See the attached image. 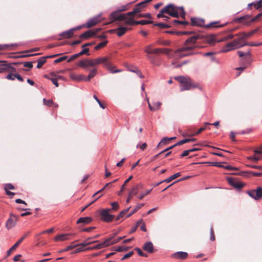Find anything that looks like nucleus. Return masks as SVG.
<instances>
[{
	"label": "nucleus",
	"instance_id": "obj_59",
	"mask_svg": "<svg viewBox=\"0 0 262 262\" xmlns=\"http://www.w3.org/2000/svg\"><path fill=\"white\" fill-rule=\"evenodd\" d=\"M90 238H87L83 243H80L78 244V246H81L82 247H85L91 244V243H89L88 240L90 239Z\"/></svg>",
	"mask_w": 262,
	"mask_h": 262
},
{
	"label": "nucleus",
	"instance_id": "obj_37",
	"mask_svg": "<svg viewBox=\"0 0 262 262\" xmlns=\"http://www.w3.org/2000/svg\"><path fill=\"white\" fill-rule=\"evenodd\" d=\"M250 5H253L256 9H258L262 7V0H259L256 2L250 3L248 4V6H250Z\"/></svg>",
	"mask_w": 262,
	"mask_h": 262
},
{
	"label": "nucleus",
	"instance_id": "obj_61",
	"mask_svg": "<svg viewBox=\"0 0 262 262\" xmlns=\"http://www.w3.org/2000/svg\"><path fill=\"white\" fill-rule=\"evenodd\" d=\"M169 141V138H167V137H164L163 138L161 141L160 142V143H159V144L158 145V146H159L161 144H165L166 142H167V141Z\"/></svg>",
	"mask_w": 262,
	"mask_h": 262
},
{
	"label": "nucleus",
	"instance_id": "obj_15",
	"mask_svg": "<svg viewBox=\"0 0 262 262\" xmlns=\"http://www.w3.org/2000/svg\"><path fill=\"white\" fill-rule=\"evenodd\" d=\"M108 60V58L107 57H103L95 58L94 59H93V61L94 62V64L95 66L96 65L100 64L101 63H104V65H105L106 62H107Z\"/></svg>",
	"mask_w": 262,
	"mask_h": 262
},
{
	"label": "nucleus",
	"instance_id": "obj_12",
	"mask_svg": "<svg viewBox=\"0 0 262 262\" xmlns=\"http://www.w3.org/2000/svg\"><path fill=\"white\" fill-rule=\"evenodd\" d=\"M140 187H141V185L137 184L132 188V190H130L128 194V197L126 201V203H128L129 202L130 199L132 195H136L137 194L138 190Z\"/></svg>",
	"mask_w": 262,
	"mask_h": 262
},
{
	"label": "nucleus",
	"instance_id": "obj_53",
	"mask_svg": "<svg viewBox=\"0 0 262 262\" xmlns=\"http://www.w3.org/2000/svg\"><path fill=\"white\" fill-rule=\"evenodd\" d=\"M4 189L5 190H9V189L13 190L14 189V187L12 184L9 183L5 185Z\"/></svg>",
	"mask_w": 262,
	"mask_h": 262
},
{
	"label": "nucleus",
	"instance_id": "obj_32",
	"mask_svg": "<svg viewBox=\"0 0 262 262\" xmlns=\"http://www.w3.org/2000/svg\"><path fill=\"white\" fill-rule=\"evenodd\" d=\"M250 17L251 16L248 15H245L243 17H241L237 18L236 20V21L238 22V23H242L244 24H248V23L246 22V20L249 19L250 18Z\"/></svg>",
	"mask_w": 262,
	"mask_h": 262
},
{
	"label": "nucleus",
	"instance_id": "obj_64",
	"mask_svg": "<svg viewBox=\"0 0 262 262\" xmlns=\"http://www.w3.org/2000/svg\"><path fill=\"white\" fill-rule=\"evenodd\" d=\"M24 66L25 67H27L29 68H31L33 67L32 63L31 62H25L24 63Z\"/></svg>",
	"mask_w": 262,
	"mask_h": 262
},
{
	"label": "nucleus",
	"instance_id": "obj_14",
	"mask_svg": "<svg viewBox=\"0 0 262 262\" xmlns=\"http://www.w3.org/2000/svg\"><path fill=\"white\" fill-rule=\"evenodd\" d=\"M205 41L210 46L213 45L217 41L215 40V36L213 34L207 35L204 38ZM217 42H219L217 41Z\"/></svg>",
	"mask_w": 262,
	"mask_h": 262
},
{
	"label": "nucleus",
	"instance_id": "obj_1",
	"mask_svg": "<svg viewBox=\"0 0 262 262\" xmlns=\"http://www.w3.org/2000/svg\"><path fill=\"white\" fill-rule=\"evenodd\" d=\"M199 37V35H194L188 38L185 41L184 46L175 51L173 57L176 58H181L194 54L195 53L191 52V51L196 47L194 43Z\"/></svg>",
	"mask_w": 262,
	"mask_h": 262
},
{
	"label": "nucleus",
	"instance_id": "obj_33",
	"mask_svg": "<svg viewBox=\"0 0 262 262\" xmlns=\"http://www.w3.org/2000/svg\"><path fill=\"white\" fill-rule=\"evenodd\" d=\"M196 140V139L195 138H192V139H183L178 142H177L175 145H181L182 144H183L186 143L190 142H194Z\"/></svg>",
	"mask_w": 262,
	"mask_h": 262
},
{
	"label": "nucleus",
	"instance_id": "obj_25",
	"mask_svg": "<svg viewBox=\"0 0 262 262\" xmlns=\"http://www.w3.org/2000/svg\"><path fill=\"white\" fill-rule=\"evenodd\" d=\"M97 71V70L96 68L91 70L89 72L88 76L87 77H85L84 76V81H90L92 78H93L96 75Z\"/></svg>",
	"mask_w": 262,
	"mask_h": 262
},
{
	"label": "nucleus",
	"instance_id": "obj_29",
	"mask_svg": "<svg viewBox=\"0 0 262 262\" xmlns=\"http://www.w3.org/2000/svg\"><path fill=\"white\" fill-rule=\"evenodd\" d=\"M95 35V32H94L93 30H90L80 35V37L84 38H87L88 37H90L91 36H92L93 35Z\"/></svg>",
	"mask_w": 262,
	"mask_h": 262
},
{
	"label": "nucleus",
	"instance_id": "obj_60",
	"mask_svg": "<svg viewBox=\"0 0 262 262\" xmlns=\"http://www.w3.org/2000/svg\"><path fill=\"white\" fill-rule=\"evenodd\" d=\"M233 37H234V35L233 34H229L228 36H227L226 37H225L223 38L222 39L219 40L218 41H223L226 40L227 39H232L233 38Z\"/></svg>",
	"mask_w": 262,
	"mask_h": 262
},
{
	"label": "nucleus",
	"instance_id": "obj_26",
	"mask_svg": "<svg viewBox=\"0 0 262 262\" xmlns=\"http://www.w3.org/2000/svg\"><path fill=\"white\" fill-rule=\"evenodd\" d=\"M188 254L185 252H177L173 254V256L177 258L185 259L187 257Z\"/></svg>",
	"mask_w": 262,
	"mask_h": 262
},
{
	"label": "nucleus",
	"instance_id": "obj_52",
	"mask_svg": "<svg viewBox=\"0 0 262 262\" xmlns=\"http://www.w3.org/2000/svg\"><path fill=\"white\" fill-rule=\"evenodd\" d=\"M135 249V250H136L138 252V253L139 255L143 256V257L147 256V255L146 254L144 253L143 252H142V251L140 249H139L138 248H136Z\"/></svg>",
	"mask_w": 262,
	"mask_h": 262
},
{
	"label": "nucleus",
	"instance_id": "obj_24",
	"mask_svg": "<svg viewBox=\"0 0 262 262\" xmlns=\"http://www.w3.org/2000/svg\"><path fill=\"white\" fill-rule=\"evenodd\" d=\"M122 21H124L125 25L129 26L136 25L135 22H136V20H134L132 17L129 16H126V18L123 19Z\"/></svg>",
	"mask_w": 262,
	"mask_h": 262
},
{
	"label": "nucleus",
	"instance_id": "obj_28",
	"mask_svg": "<svg viewBox=\"0 0 262 262\" xmlns=\"http://www.w3.org/2000/svg\"><path fill=\"white\" fill-rule=\"evenodd\" d=\"M180 176H181V173L180 172H177V173L174 174L173 175L171 176L169 178L165 179V180L159 182L158 183V184H160L162 183L163 182H166V183H169V182H171L172 180H173V179L179 177Z\"/></svg>",
	"mask_w": 262,
	"mask_h": 262
},
{
	"label": "nucleus",
	"instance_id": "obj_42",
	"mask_svg": "<svg viewBox=\"0 0 262 262\" xmlns=\"http://www.w3.org/2000/svg\"><path fill=\"white\" fill-rule=\"evenodd\" d=\"M46 62V59L45 57L40 58L38 61L37 68L38 69L40 68Z\"/></svg>",
	"mask_w": 262,
	"mask_h": 262
},
{
	"label": "nucleus",
	"instance_id": "obj_49",
	"mask_svg": "<svg viewBox=\"0 0 262 262\" xmlns=\"http://www.w3.org/2000/svg\"><path fill=\"white\" fill-rule=\"evenodd\" d=\"M165 10H164V8L161 9L159 13L157 14V16L158 18H163V17H165L164 13L165 12Z\"/></svg>",
	"mask_w": 262,
	"mask_h": 262
},
{
	"label": "nucleus",
	"instance_id": "obj_6",
	"mask_svg": "<svg viewBox=\"0 0 262 262\" xmlns=\"http://www.w3.org/2000/svg\"><path fill=\"white\" fill-rule=\"evenodd\" d=\"M101 15L102 14L100 13L98 15L89 19L87 23L83 25V26H85V27L87 28H90L95 26L101 21Z\"/></svg>",
	"mask_w": 262,
	"mask_h": 262
},
{
	"label": "nucleus",
	"instance_id": "obj_56",
	"mask_svg": "<svg viewBox=\"0 0 262 262\" xmlns=\"http://www.w3.org/2000/svg\"><path fill=\"white\" fill-rule=\"evenodd\" d=\"M146 147L147 144L145 143H144L141 145H140V143H139L136 146V148H140L142 150H144Z\"/></svg>",
	"mask_w": 262,
	"mask_h": 262
},
{
	"label": "nucleus",
	"instance_id": "obj_46",
	"mask_svg": "<svg viewBox=\"0 0 262 262\" xmlns=\"http://www.w3.org/2000/svg\"><path fill=\"white\" fill-rule=\"evenodd\" d=\"M154 26H158L160 28H168L170 26L164 23H157L155 24Z\"/></svg>",
	"mask_w": 262,
	"mask_h": 262
},
{
	"label": "nucleus",
	"instance_id": "obj_4",
	"mask_svg": "<svg viewBox=\"0 0 262 262\" xmlns=\"http://www.w3.org/2000/svg\"><path fill=\"white\" fill-rule=\"evenodd\" d=\"M116 242V241H113V237H109L105 239L103 242L99 243L93 247L88 248L86 250L100 249L115 244Z\"/></svg>",
	"mask_w": 262,
	"mask_h": 262
},
{
	"label": "nucleus",
	"instance_id": "obj_58",
	"mask_svg": "<svg viewBox=\"0 0 262 262\" xmlns=\"http://www.w3.org/2000/svg\"><path fill=\"white\" fill-rule=\"evenodd\" d=\"M15 74L10 73L6 76V78L9 80H13L15 79Z\"/></svg>",
	"mask_w": 262,
	"mask_h": 262
},
{
	"label": "nucleus",
	"instance_id": "obj_31",
	"mask_svg": "<svg viewBox=\"0 0 262 262\" xmlns=\"http://www.w3.org/2000/svg\"><path fill=\"white\" fill-rule=\"evenodd\" d=\"M128 30V28L124 27H120L117 29V34L118 36L123 35Z\"/></svg>",
	"mask_w": 262,
	"mask_h": 262
},
{
	"label": "nucleus",
	"instance_id": "obj_40",
	"mask_svg": "<svg viewBox=\"0 0 262 262\" xmlns=\"http://www.w3.org/2000/svg\"><path fill=\"white\" fill-rule=\"evenodd\" d=\"M226 49L223 50V52H228L232 49H235L234 45L233 44L232 41L226 45Z\"/></svg>",
	"mask_w": 262,
	"mask_h": 262
},
{
	"label": "nucleus",
	"instance_id": "obj_3",
	"mask_svg": "<svg viewBox=\"0 0 262 262\" xmlns=\"http://www.w3.org/2000/svg\"><path fill=\"white\" fill-rule=\"evenodd\" d=\"M165 13L169 14L173 17H178L180 16L184 18L185 16V12L183 7H177L173 4H169L164 7Z\"/></svg>",
	"mask_w": 262,
	"mask_h": 262
},
{
	"label": "nucleus",
	"instance_id": "obj_22",
	"mask_svg": "<svg viewBox=\"0 0 262 262\" xmlns=\"http://www.w3.org/2000/svg\"><path fill=\"white\" fill-rule=\"evenodd\" d=\"M105 67L108 70L112 73H116L118 72H121L122 71L121 70H114L115 67L113 66L111 63L110 62H106L104 65Z\"/></svg>",
	"mask_w": 262,
	"mask_h": 262
},
{
	"label": "nucleus",
	"instance_id": "obj_54",
	"mask_svg": "<svg viewBox=\"0 0 262 262\" xmlns=\"http://www.w3.org/2000/svg\"><path fill=\"white\" fill-rule=\"evenodd\" d=\"M161 104L162 103L159 101L155 102L152 103L154 107H156L155 111L159 110L160 108Z\"/></svg>",
	"mask_w": 262,
	"mask_h": 262
},
{
	"label": "nucleus",
	"instance_id": "obj_50",
	"mask_svg": "<svg viewBox=\"0 0 262 262\" xmlns=\"http://www.w3.org/2000/svg\"><path fill=\"white\" fill-rule=\"evenodd\" d=\"M151 189L146 190L144 192H142L139 196V199H142L145 195H147L151 191Z\"/></svg>",
	"mask_w": 262,
	"mask_h": 262
},
{
	"label": "nucleus",
	"instance_id": "obj_39",
	"mask_svg": "<svg viewBox=\"0 0 262 262\" xmlns=\"http://www.w3.org/2000/svg\"><path fill=\"white\" fill-rule=\"evenodd\" d=\"M17 46V43H11V44H4L0 45V50H6L8 48L10 47Z\"/></svg>",
	"mask_w": 262,
	"mask_h": 262
},
{
	"label": "nucleus",
	"instance_id": "obj_34",
	"mask_svg": "<svg viewBox=\"0 0 262 262\" xmlns=\"http://www.w3.org/2000/svg\"><path fill=\"white\" fill-rule=\"evenodd\" d=\"M132 178H133V176H130L127 179H126L125 181V182H124L123 184L122 185V186L121 187L120 190L118 193V195H121L122 192L125 189V186H126V184L127 183H128Z\"/></svg>",
	"mask_w": 262,
	"mask_h": 262
},
{
	"label": "nucleus",
	"instance_id": "obj_9",
	"mask_svg": "<svg viewBox=\"0 0 262 262\" xmlns=\"http://www.w3.org/2000/svg\"><path fill=\"white\" fill-rule=\"evenodd\" d=\"M145 52L148 54H158L161 53L167 54L168 50L160 48L152 49L151 45L147 46L145 48Z\"/></svg>",
	"mask_w": 262,
	"mask_h": 262
},
{
	"label": "nucleus",
	"instance_id": "obj_11",
	"mask_svg": "<svg viewBox=\"0 0 262 262\" xmlns=\"http://www.w3.org/2000/svg\"><path fill=\"white\" fill-rule=\"evenodd\" d=\"M79 67L83 68H86L89 67H94V62L93 61V59H86L84 60H82L79 61V62L78 64Z\"/></svg>",
	"mask_w": 262,
	"mask_h": 262
},
{
	"label": "nucleus",
	"instance_id": "obj_8",
	"mask_svg": "<svg viewBox=\"0 0 262 262\" xmlns=\"http://www.w3.org/2000/svg\"><path fill=\"white\" fill-rule=\"evenodd\" d=\"M247 193L251 198L258 200L262 198V188L258 187L256 189L248 191Z\"/></svg>",
	"mask_w": 262,
	"mask_h": 262
},
{
	"label": "nucleus",
	"instance_id": "obj_48",
	"mask_svg": "<svg viewBox=\"0 0 262 262\" xmlns=\"http://www.w3.org/2000/svg\"><path fill=\"white\" fill-rule=\"evenodd\" d=\"M89 49L88 48H83V49L81 50V52H80L79 53H77L78 56H81L83 54H87V55H89Z\"/></svg>",
	"mask_w": 262,
	"mask_h": 262
},
{
	"label": "nucleus",
	"instance_id": "obj_5",
	"mask_svg": "<svg viewBox=\"0 0 262 262\" xmlns=\"http://www.w3.org/2000/svg\"><path fill=\"white\" fill-rule=\"evenodd\" d=\"M247 159L254 162L262 160V146L256 148L254 150L253 155L247 157Z\"/></svg>",
	"mask_w": 262,
	"mask_h": 262
},
{
	"label": "nucleus",
	"instance_id": "obj_10",
	"mask_svg": "<svg viewBox=\"0 0 262 262\" xmlns=\"http://www.w3.org/2000/svg\"><path fill=\"white\" fill-rule=\"evenodd\" d=\"M124 17L125 15L123 14H119V12L117 10L112 12L110 15V19H111L112 22L116 20L122 21L125 18Z\"/></svg>",
	"mask_w": 262,
	"mask_h": 262
},
{
	"label": "nucleus",
	"instance_id": "obj_62",
	"mask_svg": "<svg viewBox=\"0 0 262 262\" xmlns=\"http://www.w3.org/2000/svg\"><path fill=\"white\" fill-rule=\"evenodd\" d=\"M262 16V12L260 13H259L258 14H257L256 16H255V17H254L253 18H252L250 22H249L248 23H251V22H253L255 20H256L259 17L261 16Z\"/></svg>",
	"mask_w": 262,
	"mask_h": 262
},
{
	"label": "nucleus",
	"instance_id": "obj_23",
	"mask_svg": "<svg viewBox=\"0 0 262 262\" xmlns=\"http://www.w3.org/2000/svg\"><path fill=\"white\" fill-rule=\"evenodd\" d=\"M191 21L193 25L194 26H202L204 23V20L202 19L198 18H191Z\"/></svg>",
	"mask_w": 262,
	"mask_h": 262
},
{
	"label": "nucleus",
	"instance_id": "obj_45",
	"mask_svg": "<svg viewBox=\"0 0 262 262\" xmlns=\"http://www.w3.org/2000/svg\"><path fill=\"white\" fill-rule=\"evenodd\" d=\"M107 40H105L102 42H100L95 47V49L96 50H99V49L105 46L107 44Z\"/></svg>",
	"mask_w": 262,
	"mask_h": 262
},
{
	"label": "nucleus",
	"instance_id": "obj_17",
	"mask_svg": "<svg viewBox=\"0 0 262 262\" xmlns=\"http://www.w3.org/2000/svg\"><path fill=\"white\" fill-rule=\"evenodd\" d=\"M70 76L71 79H72L73 80H75V81H82V80L84 81V75H82V74L78 75V74H76L75 73H71Z\"/></svg>",
	"mask_w": 262,
	"mask_h": 262
},
{
	"label": "nucleus",
	"instance_id": "obj_51",
	"mask_svg": "<svg viewBox=\"0 0 262 262\" xmlns=\"http://www.w3.org/2000/svg\"><path fill=\"white\" fill-rule=\"evenodd\" d=\"M217 23H218L217 21L212 22V23H210L209 25H207V27H222L224 26V25H220L218 26H215V25H216Z\"/></svg>",
	"mask_w": 262,
	"mask_h": 262
},
{
	"label": "nucleus",
	"instance_id": "obj_30",
	"mask_svg": "<svg viewBox=\"0 0 262 262\" xmlns=\"http://www.w3.org/2000/svg\"><path fill=\"white\" fill-rule=\"evenodd\" d=\"M258 31V29H255L248 33H243L242 35V36H241V39H242L244 40L246 38H248L253 35L256 32Z\"/></svg>",
	"mask_w": 262,
	"mask_h": 262
},
{
	"label": "nucleus",
	"instance_id": "obj_7",
	"mask_svg": "<svg viewBox=\"0 0 262 262\" xmlns=\"http://www.w3.org/2000/svg\"><path fill=\"white\" fill-rule=\"evenodd\" d=\"M111 211V209H104L101 210L100 214L103 221L110 222L113 220L114 216L109 213Z\"/></svg>",
	"mask_w": 262,
	"mask_h": 262
},
{
	"label": "nucleus",
	"instance_id": "obj_41",
	"mask_svg": "<svg viewBox=\"0 0 262 262\" xmlns=\"http://www.w3.org/2000/svg\"><path fill=\"white\" fill-rule=\"evenodd\" d=\"M146 5H140V3L137 4L135 8L134 9V12L137 14L141 11V8L145 6Z\"/></svg>",
	"mask_w": 262,
	"mask_h": 262
},
{
	"label": "nucleus",
	"instance_id": "obj_20",
	"mask_svg": "<svg viewBox=\"0 0 262 262\" xmlns=\"http://www.w3.org/2000/svg\"><path fill=\"white\" fill-rule=\"evenodd\" d=\"M73 34L74 31L72 28H71L69 30L61 33L60 34V36H63L66 38H69L73 36Z\"/></svg>",
	"mask_w": 262,
	"mask_h": 262
},
{
	"label": "nucleus",
	"instance_id": "obj_27",
	"mask_svg": "<svg viewBox=\"0 0 262 262\" xmlns=\"http://www.w3.org/2000/svg\"><path fill=\"white\" fill-rule=\"evenodd\" d=\"M91 221L92 219L90 217H80L77 220V224L82 223L83 224H86L91 222Z\"/></svg>",
	"mask_w": 262,
	"mask_h": 262
},
{
	"label": "nucleus",
	"instance_id": "obj_18",
	"mask_svg": "<svg viewBox=\"0 0 262 262\" xmlns=\"http://www.w3.org/2000/svg\"><path fill=\"white\" fill-rule=\"evenodd\" d=\"M242 40H243V39H241V37L237 39L234 40L232 41V42H233V44L234 45V48L238 49V48H239L241 47H244V46L248 45V43H244V44H241V42Z\"/></svg>",
	"mask_w": 262,
	"mask_h": 262
},
{
	"label": "nucleus",
	"instance_id": "obj_57",
	"mask_svg": "<svg viewBox=\"0 0 262 262\" xmlns=\"http://www.w3.org/2000/svg\"><path fill=\"white\" fill-rule=\"evenodd\" d=\"M68 59V56H62L61 57H60L57 59H56L55 61H54V62L55 63H58V62H61L66 59Z\"/></svg>",
	"mask_w": 262,
	"mask_h": 262
},
{
	"label": "nucleus",
	"instance_id": "obj_43",
	"mask_svg": "<svg viewBox=\"0 0 262 262\" xmlns=\"http://www.w3.org/2000/svg\"><path fill=\"white\" fill-rule=\"evenodd\" d=\"M130 208V207L121 211L120 213H119V214L117 217L116 220H119L120 218L122 217L128 212V211L129 210V209Z\"/></svg>",
	"mask_w": 262,
	"mask_h": 262
},
{
	"label": "nucleus",
	"instance_id": "obj_19",
	"mask_svg": "<svg viewBox=\"0 0 262 262\" xmlns=\"http://www.w3.org/2000/svg\"><path fill=\"white\" fill-rule=\"evenodd\" d=\"M153 245L151 242H148L145 243L143 249L148 253L153 252Z\"/></svg>",
	"mask_w": 262,
	"mask_h": 262
},
{
	"label": "nucleus",
	"instance_id": "obj_35",
	"mask_svg": "<svg viewBox=\"0 0 262 262\" xmlns=\"http://www.w3.org/2000/svg\"><path fill=\"white\" fill-rule=\"evenodd\" d=\"M144 205V204L143 203L138 204L136 206V207L135 208V209L132 211V212L126 215V217H130L132 214H133L134 213H135L137 211H138L139 209H140Z\"/></svg>",
	"mask_w": 262,
	"mask_h": 262
},
{
	"label": "nucleus",
	"instance_id": "obj_63",
	"mask_svg": "<svg viewBox=\"0 0 262 262\" xmlns=\"http://www.w3.org/2000/svg\"><path fill=\"white\" fill-rule=\"evenodd\" d=\"M134 252L133 251H131L124 255V256L121 258V260H123L125 258H127L129 257H130L133 254Z\"/></svg>",
	"mask_w": 262,
	"mask_h": 262
},
{
	"label": "nucleus",
	"instance_id": "obj_47",
	"mask_svg": "<svg viewBox=\"0 0 262 262\" xmlns=\"http://www.w3.org/2000/svg\"><path fill=\"white\" fill-rule=\"evenodd\" d=\"M79 245H70L69 246H68L66 248L62 250L60 252H66V251H69L71 249H72L77 246H78Z\"/></svg>",
	"mask_w": 262,
	"mask_h": 262
},
{
	"label": "nucleus",
	"instance_id": "obj_16",
	"mask_svg": "<svg viewBox=\"0 0 262 262\" xmlns=\"http://www.w3.org/2000/svg\"><path fill=\"white\" fill-rule=\"evenodd\" d=\"M26 237V235H24L22 238H21L17 243H16L10 249H9L7 251V255L9 256L11 254V253L14 251L17 247L21 243V242L24 240V239Z\"/></svg>",
	"mask_w": 262,
	"mask_h": 262
},
{
	"label": "nucleus",
	"instance_id": "obj_44",
	"mask_svg": "<svg viewBox=\"0 0 262 262\" xmlns=\"http://www.w3.org/2000/svg\"><path fill=\"white\" fill-rule=\"evenodd\" d=\"M151 23H152V21L146 20H139V21H136V22H135L136 25H145L146 24H151Z\"/></svg>",
	"mask_w": 262,
	"mask_h": 262
},
{
	"label": "nucleus",
	"instance_id": "obj_38",
	"mask_svg": "<svg viewBox=\"0 0 262 262\" xmlns=\"http://www.w3.org/2000/svg\"><path fill=\"white\" fill-rule=\"evenodd\" d=\"M43 103L45 105L47 106H53L54 107H57L58 105L57 104L54 103L52 100H46V99H43Z\"/></svg>",
	"mask_w": 262,
	"mask_h": 262
},
{
	"label": "nucleus",
	"instance_id": "obj_13",
	"mask_svg": "<svg viewBox=\"0 0 262 262\" xmlns=\"http://www.w3.org/2000/svg\"><path fill=\"white\" fill-rule=\"evenodd\" d=\"M17 222V219H13L12 217H10L6 223V227L8 230H10V229L14 227Z\"/></svg>",
	"mask_w": 262,
	"mask_h": 262
},
{
	"label": "nucleus",
	"instance_id": "obj_55",
	"mask_svg": "<svg viewBox=\"0 0 262 262\" xmlns=\"http://www.w3.org/2000/svg\"><path fill=\"white\" fill-rule=\"evenodd\" d=\"M111 206H112L113 210H116L119 208V204L117 202H114L111 203Z\"/></svg>",
	"mask_w": 262,
	"mask_h": 262
},
{
	"label": "nucleus",
	"instance_id": "obj_21",
	"mask_svg": "<svg viewBox=\"0 0 262 262\" xmlns=\"http://www.w3.org/2000/svg\"><path fill=\"white\" fill-rule=\"evenodd\" d=\"M70 235H71V234H60V235L56 236L55 237L54 239L55 241H64L69 240V238L68 237V236Z\"/></svg>",
	"mask_w": 262,
	"mask_h": 262
},
{
	"label": "nucleus",
	"instance_id": "obj_2",
	"mask_svg": "<svg viewBox=\"0 0 262 262\" xmlns=\"http://www.w3.org/2000/svg\"><path fill=\"white\" fill-rule=\"evenodd\" d=\"M174 79L180 83L181 91H189L198 86V84L193 83L190 78L188 76H176Z\"/></svg>",
	"mask_w": 262,
	"mask_h": 262
},
{
	"label": "nucleus",
	"instance_id": "obj_36",
	"mask_svg": "<svg viewBox=\"0 0 262 262\" xmlns=\"http://www.w3.org/2000/svg\"><path fill=\"white\" fill-rule=\"evenodd\" d=\"M228 182L236 188H240L243 187V185L239 183H236L234 182L233 180L231 178L228 179Z\"/></svg>",
	"mask_w": 262,
	"mask_h": 262
}]
</instances>
